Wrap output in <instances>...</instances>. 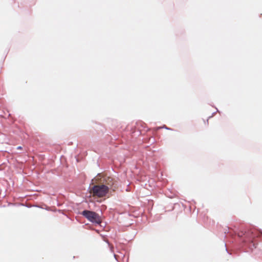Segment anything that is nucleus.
I'll return each mask as SVG.
<instances>
[{
    "label": "nucleus",
    "instance_id": "1",
    "mask_svg": "<svg viewBox=\"0 0 262 262\" xmlns=\"http://www.w3.org/2000/svg\"><path fill=\"white\" fill-rule=\"evenodd\" d=\"M108 191V186L105 185H97L94 186L90 190L93 196L101 198L105 196Z\"/></svg>",
    "mask_w": 262,
    "mask_h": 262
},
{
    "label": "nucleus",
    "instance_id": "4",
    "mask_svg": "<svg viewBox=\"0 0 262 262\" xmlns=\"http://www.w3.org/2000/svg\"><path fill=\"white\" fill-rule=\"evenodd\" d=\"M18 149H21V146H18L17 147V148Z\"/></svg>",
    "mask_w": 262,
    "mask_h": 262
},
{
    "label": "nucleus",
    "instance_id": "2",
    "mask_svg": "<svg viewBox=\"0 0 262 262\" xmlns=\"http://www.w3.org/2000/svg\"><path fill=\"white\" fill-rule=\"evenodd\" d=\"M81 214L93 223L100 224L101 223V217L95 212L85 210L81 212Z\"/></svg>",
    "mask_w": 262,
    "mask_h": 262
},
{
    "label": "nucleus",
    "instance_id": "3",
    "mask_svg": "<svg viewBox=\"0 0 262 262\" xmlns=\"http://www.w3.org/2000/svg\"><path fill=\"white\" fill-rule=\"evenodd\" d=\"M102 181L103 182L102 185H105L106 186H108V189H113V190H114L115 188H113L114 182L112 178L105 176L102 178Z\"/></svg>",
    "mask_w": 262,
    "mask_h": 262
}]
</instances>
